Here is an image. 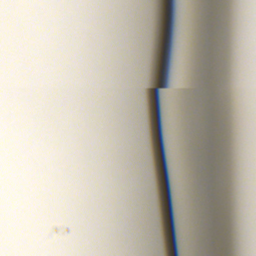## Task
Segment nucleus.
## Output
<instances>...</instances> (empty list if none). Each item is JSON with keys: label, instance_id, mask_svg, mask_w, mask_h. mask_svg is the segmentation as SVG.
<instances>
[{"label": "nucleus", "instance_id": "nucleus-1", "mask_svg": "<svg viewBox=\"0 0 256 256\" xmlns=\"http://www.w3.org/2000/svg\"><path fill=\"white\" fill-rule=\"evenodd\" d=\"M166 28L162 40V18L160 22L159 36L158 42V51L156 56L154 84L158 82L160 88L168 86L170 62L172 54V46L174 30V0H166Z\"/></svg>", "mask_w": 256, "mask_h": 256}, {"label": "nucleus", "instance_id": "nucleus-2", "mask_svg": "<svg viewBox=\"0 0 256 256\" xmlns=\"http://www.w3.org/2000/svg\"><path fill=\"white\" fill-rule=\"evenodd\" d=\"M164 0H162V2H161V10L162 11L163 10V8H164Z\"/></svg>", "mask_w": 256, "mask_h": 256}]
</instances>
